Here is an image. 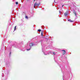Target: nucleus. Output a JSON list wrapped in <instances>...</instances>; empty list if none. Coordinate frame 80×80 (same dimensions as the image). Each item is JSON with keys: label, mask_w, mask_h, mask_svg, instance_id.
<instances>
[{"label": "nucleus", "mask_w": 80, "mask_h": 80, "mask_svg": "<svg viewBox=\"0 0 80 80\" xmlns=\"http://www.w3.org/2000/svg\"><path fill=\"white\" fill-rule=\"evenodd\" d=\"M16 27H17V26H16L15 27V28H14V31L16 29Z\"/></svg>", "instance_id": "nucleus-9"}, {"label": "nucleus", "mask_w": 80, "mask_h": 80, "mask_svg": "<svg viewBox=\"0 0 80 80\" xmlns=\"http://www.w3.org/2000/svg\"><path fill=\"white\" fill-rule=\"evenodd\" d=\"M33 43L32 42L30 44V47H33Z\"/></svg>", "instance_id": "nucleus-2"}, {"label": "nucleus", "mask_w": 80, "mask_h": 80, "mask_svg": "<svg viewBox=\"0 0 80 80\" xmlns=\"http://www.w3.org/2000/svg\"><path fill=\"white\" fill-rule=\"evenodd\" d=\"M73 13L75 14V16L77 15V14H76V12H75V10H73Z\"/></svg>", "instance_id": "nucleus-4"}, {"label": "nucleus", "mask_w": 80, "mask_h": 80, "mask_svg": "<svg viewBox=\"0 0 80 80\" xmlns=\"http://www.w3.org/2000/svg\"><path fill=\"white\" fill-rule=\"evenodd\" d=\"M38 32H41V30H40V29H38Z\"/></svg>", "instance_id": "nucleus-8"}, {"label": "nucleus", "mask_w": 80, "mask_h": 80, "mask_svg": "<svg viewBox=\"0 0 80 80\" xmlns=\"http://www.w3.org/2000/svg\"><path fill=\"white\" fill-rule=\"evenodd\" d=\"M18 2H16V5H18Z\"/></svg>", "instance_id": "nucleus-11"}, {"label": "nucleus", "mask_w": 80, "mask_h": 80, "mask_svg": "<svg viewBox=\"0 0 80 80\" xmlns=\"http://www.w3.org/2000/svg\"><path fill=\"white\" fill-rule=\"evenodd\" d=\"M62 51H63V52H62V55H65V53L66 52L65 51L63 50Z\"/></svg>", "instance_id": "nucleus-3"}, {"label": "nucleus", "mask_w": 80, "mask_h": 80, "mask_svg": "<svg viewBox=\"0 0 80 80\" xmlns=\"http://www.w3.org/2000/svg\"><path fill=\"white\" fill-rule=\"evenodd\" d=\"M53 54H54V55H55V53L54 52H53Z\"/></svg>", "instance_id": "nucleus-13"}, {"label": "nucleus", "mask_w": 80, "mask_h": 80, "mask_svg": "<svg viewBox=\"0 0 80 80\" xmlns=\"http://www.w3.org/2000/svg\"><path fill=\"white\" fill-rule=\"evenodd\" d=\"M43 31L42 32V31L41 32V35H42V36H43Z\"/></svg>", "instance_id": "nucleus-7"}, {"label": "nucleus", "mask_w": 80, "mask_h": 80, "mask_svg": "<svg viewBox=\"0 0 80 80\" xmlns=\"http://www.w3.org/2000/svg\"><path fill=\"white\" fill-rule=\"evenodd\" d=\"M68 22H73V21H72L70 19L68 20Z\"/></svg>", "instance_id": "nucleus-6"}, {"label": "nucleus", "mask_w": 80, "mask_h": 80, "mask_svg": "<svg viewBox=\"0 0 80 80\" xmlns=\"http://www.w3.org/2000/svg\"><path fill=\"white\" fill-rule=\"evenodd\" d=\"M34 7H35V6L34 5Z\"/></svg>", "instance_id": "nucleus-15"}, {"label": "nucleus", "mask_w": 80, "mask_h": 80, "mask_svg": "<svg viewBox=\"0 0 80 80\" xmlns=\"http://www.w3.org/2000/svg\"><path fill=\"white\" fill-rule=\"evenodd\" d=\"M30 50V48H29V49H27V51H28V50Z\"/></svg>", "instance_id": "nucleus-10"}, {"label": "nucleus", "mask_w": 80, "mask_h": 80, "mask_svg": "<svg viewBox=\"0 0 80 80\" xmlns=\"http://www.w3.org/2000/svg\"><path fill=\"white\" fill-rule=\"evenodd\" d=\"M63 6H64V5H62V7H63Z\"/></svg>", "instance_id": "nucleus-14"}, {"label": "nucleus", "mask_w": 80, "mask_h": 80, "mask_svg": "<svg viewBox=\"0 0 80 80\" xmlns=\"http://www.w3.org/2000/svg\"><path fill=\"white\" fill-rule=\"evenodd\" d=\"M34 5H35V6H37V5H38H38H39V4H37V3L35 2V4H34Z\"/></svg>", "instance_id": "nucleus-5"}, {"label": "nucleus", "mask_w": 80, "mask_h": 80, "mask_svg": "<svg viewBox=\"0 0 80 80\" xmlns=\"http://www.w3.org/2000/svg\"><path fill=\"white\" fill-rule=\"evenodd\" d=\"M68 15V11H67L64 13V16H65V17H67Z\"/></svg>", "instance_id": "nucleus-1"}, {"label": "nucleus", "mask_w": 80, "mask_h": 80, "mask_svg": "<svg viewBox=\"0 0 80 80\" xmlns=\"http://www.w3.org/2000/svg\"><path fill=\"white\" fill-rule=\"evenodd\" d=\"M25 18H26L28 19V17H27V16H26L25 17Z\"/></svg>", "instance_id": "nucleus-12"}]
</instances>
